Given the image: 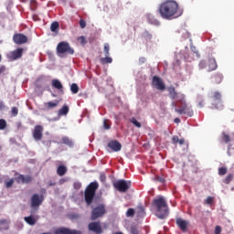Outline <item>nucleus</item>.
Instances as JSON below:
<instances>
[{
	"mask_svg": "<svg viewBox=\"0 0 234 234\" xmlns=\"http://www.w3.org/2000/svg\"><path fill=\"white\" fill-rule=\"evenodd\" d=\"M59 105V101L55 100L53 101H48L44 103L46 111H50V109H56Z\"/></svg>",
	"mask_w": 234,
	"mask_h": 234,
	"instance_id": "6ab92c4d",
	"label": "nucleus"
},
{
	"mask_svg": "<svg viewBox=\"0 0 234 234\" xmlns=\"http://www.w3.org/2000/svg\"><path fill=\"white\" fill-rule=\"evenodd\" d=\"M54 234H83L80 230L70 229L66 227L56 229Z\"/></svg>",
	"mask_w": 234,
	"mask_h": 234,
	"instance_id": "f8f14e48",
	"label": "nucleus"
},
{
	"mask_svg": "<svg viewBox=\"0 0 234 234\" xmlns=\"http://www.w3.org/2000/svg\"><path fill=\"white\" fill-rule=\"evenodd\" d=\"M16 182L17 184H30V182H32V176H23V175H19L16 177Z\"/></svg>",
	"mask_w": 234,
	"mask_h": 234,
	"instance_id": "a211bd4d",
	"label": "nucleus"
},
{
	"mask_svg": "<svg viewBox=\"0 0 234 234\" xmlns=\"http://www.w3.org/2000/svg\"><path fill=\"white\" fill-rule=\"evenodd\" d=\"M88 229L89 231H93V233L96 234L103 233V229H101V225L100 224V222H90L88 225Z\"/></svg>",
	"mask_w": 234,
	"mask_h": 234,
	"instance_id": "ddd939ff",
	"label": "nucleus"
},
{
	"mask_svg": "<svg viewBox=\"0 0 234 234\" xmlns=\"http://www.w3.org/2000/svg\"><path fill=\"white\" fill-rule=\"evenodd\" d=\"M152 85L157 90H165V83L158 76H154L152 79Z\"/></svg>",
	"mask_w": 234,
	"mask_h": 234,
	"instance_id": "9d476101",
	"label": "nucleus"
},
{
	"mask_svg": "<svg viewBox=\"0 0 234 234\" xmlns=\"http://www.w3.org/2000/svg\"><path fill=\"white\" fill-rule=\"evenodd\" d=\"M24 220L27 224H28V226H36V224L39 220V217L37 215V216L30 215L28 217H25Z\"/></svg>",
	"mask_w": 234,
	"mask_h": 234,
	"instance_id": "2eb2a0df",
	"label": "nucleus"
},
{
	"mask_svg": "<svg viewBox=\"0 0 234 234\" xmlns=\"http://www.w3.org/2000/svg\"><path fill=\"white\" fill-rule=\"evenodd\" d=\"M111 50V47L109 46V44H104V52H105V56H110V51Z\"/></svg>",
	"mask_w": 234,
	"mask_h": 234,
	"instance_id": "c9c22d12",
	"label": "nucleus"
},
{
	"mask_svg": "<svg viewBox=\"0 0 234 234\" xmlns=\"http://www.w3.org/2000/svg\"><path fill=\"white\" fill-rule=\"evenodd\" d=\"M44 200H45V197L43 196L34 194L31 197V207L33 209H37V207H39V206H41L43 204Z\"/></svg>",
	"mask_w": 234,
	"mask_h": 234,
	"instance_id": "1a4fd4ad",
	"label": "nucleus"
},
{
	"mask_svg": "<svg viewBox=\"0 0 234 234\" xmlns=\"http://www.w3.org/2000/svg\"><path fill=\"white\" fill-rule=\"evenodd\" d=\"M5 72V67H0V74H3Z\"/></svg>",
	"mask_w": 234,
	"mask_h": 234,
	"instance_id": "13d9d810",
	"label": "nucleus"
},
{
	"mask_svg": "<svg viewBox=\"0 0 234 234\" xmlns=\"http://www.w3.org/2000/svg\"><path fill=\"white\" fill-rule=\"evenodd\" d=\"M3 59V57L1 56V54H0V61Z\"/></svg>",
	"mask_w": 234,
	"mask_h": 234,
	"instance_id": "0e129e2a",
	"label": "nucleus"
},
{
	"mask_svg": "<svg viewBox=\"0 0 234 234\" xmlns=\"http://www.w3.org/2000/svg\"><path fill=\"white\" fill-rule=\"evenodd\" d=\"M58 54H74V48H70V45L68 42L62 41L59 42L57 46Z\"/></svg>",
	"mask_w": 234,
	"mask_h": 234,
	"instance_id": "0eeeda50",
	"label": "nucleus"
},
{
	"mask_svg": "<svg viewBox=\"0 0 234 234\" xmlns=\"http://www.w3.org/2000/svg\"><path fill=\"white\" fill-rule=\"evenodd\" d=\"M214 100H217L218 101H220L222 100V95L218 91H215L213 94Z\"/></svg>",
	"mask_w": 234,
	"mask_h": 234,
	"instance_id": "7c9ffc66",
	"label": "nucleus"
},
{
	"mask_svg": "<svg viewBox=\"0 0 234 234\" xmlns=\"http://www.w3.org/2000/svg\"><path fill=\"white\" fill-rule=\"evenodd\" d=\"M33 138L34 140H37V142H39L43 139V126L37 125L35 126L34 132H33Z\"/></svg>",
	"mask_w": 234,
	"mask_h": 234,
	"instance_id": "4468645a",
	"label": "nucleus"
},
{
	"mask_svg": "<svg viewBox=\"0 0 234 234\" xmlns=\"http://www.w3.org/2000/svg\"><path fill=\"white\" fill-rule=\"evenodd\" d=\"M70 90L73 94H78L80 92V87L76 83H72L70 86Z\"/></svg>",
	"mask_w": 234,
	"mask_h": 234,
	"instance_id": "cd10ccee",
	"label": "nucleus"
},
{
	"mask_svg": "<svg viewBox=\"0 0 234 234\" xmlns=\"http://www.w3.org/2000/svg\"><path fill=\"white\" fill-rule=\"evenodd\" d=\"M207 68V62L206 60H201L199 62V69L202 70Z\"/></svg>",
	"mask_w": 234,
	"mask_h": 234,
	"instance_id": "f704fd0d",
	"label": "nucleus"
},
{
	"mask_svg": "<svg viewBox=\"0 0 234 234\" xmlns=\"http://www.w3.org/2000/svg\"><path fill=\"white\" fill-rule=\"evenodd\" d=\"M174 122H175V123H180V118H176V119L174 120Z\"/></svg>",
	"mask_w": 234,
	"mask_h": 234,
	"instance_id": "bf43d9fd",
	"label": "nucleus"
},
{
	"mask_svg": "<svg viewBox=\"0 0 234 234\" xmlns=\"http://www.w3.org/2000/svg\"><path fill=\"white\" fill-rule=\"evenodd\" d=\"M158 12L163 19H175L180 17L178 3L175 0H168L159 5Z\"/></svg>",
	"mask_w": 234,
	"mask_h": 234,
	"instance_id": "f03ea898",
	"label": "nucleus"
},
{
	"mask_svg": "<svg viewBox=\"0 0 234 234\" xmlns=\"http://www.w3.org/2000/svg\"><path fill=\"white\" fill-rule=\"evenodd\" d=\"M226 173H228V168H226V167L218 168V175L224 176V175H226Z\"/></svg>",
	"mask_w": 234,
	"mask_h": 234,
	"instance_id": "ea45409f",
	"label": "nucleus"
},
{
	"mask_svg": "<svg viewBox=\"0 0 234 234\" xmlns=\"http://www.w3.org/2000/svg\"><path fill=\"white\" fill-rule=\"evenodd\" d=\"M0 224H8V220L6 219H1Z\"/></svg>",
	"mask_w": 234,
	"mask_h": 234,
	"instance_id": "6e6d98bb",
	"label": "nucleus"
},
{
	"mask_svg": "<svg viewBox=\"0 0 234 234\" xmlns=\"http://www.w3.org/2000/svg\"><path fill=\"white\" fill-rule=\"evenodd\" d=\"M179 140L178 136L175 135L172 137V144H178Z\"/></svg>",
	"mask_w": 234,
	"mask_h": 234,
	"instance_id": "de8ad7c7",
	"label": "nucleus"
},
{
	"mask_svg": "<svg viewBox=\"0 0 234 234\" xmlns=\"http://www.w3.org/2000/svg\"><path fill=\"white\" fill-rule=\"evenodd\" d=\"M191 50H192V52H195V54H197V56H198V58H200V54H198V51H197V48L192 47Z\"/></svg>",
	"mask_w": 234,
	"mask_h": 234,
	"instance_id": "603ef678",
	"label": "nucleus"
},
{
	"mask_svg": "<svg viewBox=\"0 0 234 234\" xmlns=\"http://www.w3.org/2000/svg\"><path fill=\"white\" fill-rule=\"evenodd\" d=\"M178 144H179V145H184V144H186V140L185 139H179Z\"/></svg>",
	"mask_w": 234,
	"mask_h": 234,
	"instance_id": "864d4df0",
	"label": "nucleus"
},
{
	"mask_svg": "<svg viewBox=\"0 0 234 234\" xmlns=\"http://www.w3.org/2000/svg\"><path fill=\"white\" fill-rule=\"evenodd\" d=\"M103 127H104V129H106V130L111 129V124H109V120H104V121H103Z\"/></svg>",
	"mask_w": 234,
	"mask_h": 234,
	"instance_id": "79ce46f5",
	"label": "nucleus"
},
{
	"mask_svg": "<svg viewBox=\"0 0 234 234\" xmlns=\"http://www.w3.org/2000/svg\"><path fill=\"white\" fill-rule=\"evenodd\" d=\"M207 66L208 67V72H211L212 70H216L217 69V60L215 58H209L207 62Z\"/></svg>",
	"mask_w": 234,
	"mask_h": 234,
	"instance_id": "412c9836",
	"label": "nucleus"
},
{
	"mask_svg": "<svg viewBox=\"0 0 234 234\" xmlns=\"http://www.w3.org/2000/svg\"><path fill=\"white\" fill-rule=\"evenodd\" d=\"M167 90L171 100H177V102H172L175 112L177 114H186L189 117L193 116V109L186 102V95L176 92V89L173 86L168 87Z\"/></svg>",
	"mask_w": 234,
	"mask_h": 234,
	"instance_id": "f257e3e1",
	"label": "nucleus"
},
{
	"mask_svg": "<svg viewBox=\"0 0 234 234\" xmlns=\"http://www.w3.org/2000/svg\"><path fill=\"white\" fill-rule=\"evenodd\" d=\"M221 140L222 142H225V144H229L231 142V137L229 136V134L222 133Z\"/></svg>",
	"mask_w": 234,
	"mask_h": 234,
	"instance_id": "a878e982",
	"label": "nucleus"
},
{
	"mask_svg": "<svg viewBox=\"0 0 234 234\" xmlns=\"http://www.w3.org/2000/svg\"><path fill=\"white\" fill-rule=\"evenodd\" d=\"M3 109H5V104L0 101V111H3Z\"/></svg>",
	"mask_w": 234,
	"mask_h": 234,
	"instance_id": "4d7b16f0",
	"label": "nucleus"
},
{
	"mask_svg": "<svg viewBox=\"0 0 234 234\" xmlns=\"http://www.w3.org/2000/svg\"><path fill=\"white\" fill-rule=\"evenodd\" d=\"M131 123H133V125H134V127H137V129H140L142 127V123L140 122H138V120H136V118L133 117L130 120Z\"/></svg>",
	"mask_w": 234,
	"mask_h": 234,
	"instance_id": "c85d7f7f",
	"label": "nucleus"
},
{
	"mask_svg": "<svg viewBox=\"0 0 234 234\" xmlns=\"http://www.w3.org/2000/svg\"><path fill=\"white\" fill-rule=\"evenodd\" d=\"M51 85L54 87V89H57V90H59L63 94V84H61V81L58 79H53L51 80Z\"/></svg>",
	"mask_w": 234,
	"mask_h": 234,
	"instance_id": "aec40b11",
	"label": "nucleus"
},
{
	"mask_svg": "<svg viewBox=\"0 0 234 234\" xmlns=\"http://www.w3.org/2000/svg\"><path fill=\"white\" fill-rule=\"evenodd\" d=\"M156 180H157V182H161V184H164V178L157 176Z\"/></svg>",
	"mask_w": 234,
	"mask_h": 234,
	"instance_id": "5fc2aeb1",
	"label": "nucleus"
},
{
	"mask_svg": "<svg viewBox=\"0 0 234 234\" xmlns=\"http://www.w3.org/2000/svg\"><path fill=\"white\" fill-rule=\"evenodd\" d=\"M14 178L10 179L9 181L5 182V187H7V189H10V187H12V186H14Z\"/></svg>",
	"mask_w": 234,
	"mask_h": 234,
	"instance_id": "4c0bfd02",
	"label": "nucleus"
},
{
	"mask_svg": "<svg viewBox=\"0 0 234 234\" xmlns=\"http://www.w3.org/2000/svg\"><path fill=\"white\" fill-rule=\"evenodd\" d=\"M176 224L178 226V228L181 229V231H187V221L182 219V218H178L176 219Z\"/></svg>",
	"mask_w": 234,
	"mask_h": 234,
	"instance_id": "f3484780",
	"label": "nucleus"
},
{
	"mask_svg": "<svg viewBox=\"0 0 234 234\" xmlns=\"http://www.w3.org/2000/svg\"><path fill=\"white\" fill-rule=\"evenodd\" d=\"M58 28H59V23L58 22H53L50 26L51 32H57Z\"/></svg>",
	"mask_w": 234,
	"mask_h": 234,
	"instance_id": "c756f323",
	"label": "nucleus"
},
{
	"mask_svg": "<svg viewBox=\"0 0 234 234\" xmlns=\"http://www.w3.org/2000/svg\"><path fill=\"white\" fill-rule=\"evenodd\" d=\"M113 187L120 193H127L129 188L131 187V182L126 181L125 179H120L118 181L113 182Z\"/></svg>",
	"mask_w": 234,
	"mask_h": 234,
	"instance_id": "39448f33",
	"label": "nucleus"
},
{
	"mask_svg": "<svg viewBox=\"0 0 234 234\" xmlns=\"http://www.w3.org/2000/svg\"><path fill=\"white\" fill-rule=\"evenodd\" d=\"M100 180L101 182H105L107 180V176H105V174H101L100 175Z\"/></svg>",
	"mask_w": 234,
	"mask_h": 234,
	"instance_id": "8fccbe9b",
	"label": "nucleus"
},
{
	"mask_svg": "<svg viewBox=\"0 0 234 234\" xmlns=\"http://www.w3.org/2000/svg\"><path fill=\"white\" fill-rule=\"evenodd\" d=\"M78 41H80V45H85L87 41L85 40V37L81 36L78 38Z\"/></svg>",
	"mask_w": 234,
	"mask_h": 234,
	"instance_id": "37998d69",
	"label": "nucleus"
},
{
	"mask_svg": "<svg viewBox=\"0 0 234 234\" xmlns=\"http://www.w3.org/2000/svg\"><path fill=\"white\" fill-rule=\"evenodd\" d=\"M231 180H233V175L229 174V176H227V177L224 180L225 184H230Z\"/></svg>",
	"mask_w": 234,
	"mask_h": 234,
	"instance_id": "e433bc0d",
	"label": "nucleus"
},
{
	"mask_svg": "<svg viewBox=\"0 0 234 234\" xmlns=\"http://www.w3.org/2000/svg\"><path fill=\"white\" fill-rule=\"evenodd\" d=\"M153 206L155 208V216L161 220L167 218L169 217V205H167V200L164 196H157L153 200Z\"/></svg>",
	"mask_w": 234,
	"mask_h": 234,
	"instance_id": "7ed1b4c3",
	"label": "nucleus"
},
{
	"mask_svg": "<svg viewBox=\"0 0 234 234\" xmlns=\"http://www.w3.org/2000/svg\"><path fill=\"white\" fill-rule=\"evenodd\" d=\"M199 106L200 107H204V103L203 102H199Z\"/></svg>",
	"mask_w": 234,
	"mask_h": 234,
	"instance_id": "e2e57ef3",
	"label": "nucleus"
},
{
	"mask_svg": "<svg viewBox=\"0 0 234 234\" xmlns=\"http://www.w3.org/2000/svg\"><path fill=\"white\" fill-rule=\"evenodd\" d=\"M108 147L113 151V153H118V151H122V144L118 141H111L108 143Z\"/></svg>",
	"mask_w": 234,
	"mask_h": 234,
	"instance_id": "dca6fc26",
	"label": "nucleus"
},
{
	"mask_svg": "<svg viewBox=\"0 0 234 234\" xmlns=\"http://www.w3.org/2000/svg\"><path fill=\"white\" fill-rule=\"evenodd\" d=\"M144 37L146 41H151V39H153V35L146 31L144 33Z\"/></svg>",
	"mask_w": 234,
	"mask_h": 234,
	"instance_id": "72a5a7b5",
	"label": "nucleus"
},
{
	"mask_svg": "<svg viewBox=\"0 0 234 234\" xmlns=\"http://www.w3.org/2000/svg\"><path fill=\"white\" fill-rule=\"evenodd\" d=\"M6 129V121L0 119V131Z\"/></svg>",
	"mask_w": 234,
	"mask_h": 234,
	"instance_id": "473e14b6",
	"label": "nucleus"
},
{
	"mask_svg": "<svg viewBox=\"0 0 234 234\" xmlns=\"http://www.w3.org/2000/svg\"><path fill=\"white\" fill-rule=\"evenodd\" d=\"M134 208H129L126 212V217H134Z\"/></svg>",
	"mask_w": 234,
	"mask_h": 234,
	"instance_id": "58836bf2",
	"label": "nucleus"
},
{
	"mask_svg": "<svg viewBox=\"0 0 234 234\" xmlns=\"http://www.w3.org/2000/svg\"><path fill=\"white\" fill-rule=\"evenodd\" d=\"M222 233V228L220 226H216L215 228V234Z\"/></svg>",
	"mask_w": 234,
	"mask_h": 234,
	"instance_id": "a18cd8bd",
	"label": "nucleus"
},
{
	"mask_svg": "<svg viewBox=\"0 0 234 234\" xmlns=\"http://www.w3.org/2000/svg\"><path fill=\"white\" fill-rule=\"evenodd\" d=\"M23 52H25V49L22 48H18L7 54V58L10 61H16L17 59H21L23 58Z\"/></svg>",
	"mask_w": 234,
	"mask_h": 234,
	"instance_id": "6e6552de",
	"label": "nucleus"
},
{
	"mask_svg": "<svg viewBox=\"0 0 234 234\" xmlns=\"http://www.w3.org/2000/svg\"><path fill=\"white\" fill-rule=\"evenodd\" d=\"M222 74L220 73H215L212 76V81L213 83H216L217 85H218V83H222Z\"/></svg>",
	"mask_w": 234,
	"mask_h": 234,
	"instance_id": "4be33fe9",
	"label": "nucleus"
},
{
	"mask_svg": "<svg viewBox=\"0 0 234 234\" xmlns=\"http://www.w3.org/2000/svg\"><path fill=\"white\" fill-rule=\"evenodd\" d=\"M69 114V106L64 105L62 108L58 111V116H67Z\"/></svg>",
	"mask_w": 234,
	"mask_h": 234,
	"instance_id": "b1692460",
	"label": "nucleus"
},
{
	"mask_svg": "<svg viewBox=\"0 0 234 234\" xmlns=\"http://www.w3.org/2000/svg\"><path fill=\"white\" fill-rule=\"evenodd\" d=\"M48 186H49V187H52L53 186H56V183L49 182Z\"/></svg>",
	"mask_w": 234,
	"mask_h": 234,
	"instance_id": "680f3d73",
	"label": "nucleus"
},
{
	"mask_svg": "<svg viewBox=\"0 0 234 234\" xmlns=\"http://www.w3.org/2000/svg\"><path fill=\"white\" fill-rule=\"evenodd\" d=\"M67 174V166L61 165L58 167L57 169V175H58V176H64V175Z\"/></svg>",
	"mask_w": 234,
	"mask_h": 234,
	"instance_id": "5701e85b",
	"label": "nucleus"
},
{
	"mask_svg": "<svg viewBox=\"0 0 234 234\" xmlns=\"http://www.w3.org/2000/svg\"><path fill=\"white\" fill-rule=\"evenodd\" d=\"M74 189H81V183L80 182H75L73 184Z\"/></svg>",
	"mask_w": 234,
	"mask_h": 234,
	"instance_id": "49530a36",
	"label": "nucleus"
},
{
	"mask_svg": "<svg viewBox=\"0 0 234 234\" xmlns=\"http://www.w3.org/2000/svg\"><path fill=\"white\" fill-rule=\"evenodd\" d=\"M62 144H64V145H68L69 147H72V145H74L72 140L67 136L62 137Z\"/></svg>",
	"mask_w": 234,
	"mask_h": 234,
	"instance_id": "393cba45",
	"label": "nucleus"
},
{
	"mask_svg": "<svg viewBox=\"0 0 234 234\" xmlns=\"http://www.w3.org/2000/svg\"><path fill=\"white\" fill-rule=\"evenodd\" d=\"M131 233L132 234H140V232L138 231V229L136 228H132L131 229Z\"/></svg>",
	"mask_w": 234,
	"mask_h": 234,
	"instance_id": "3c124183",
	"label": "nucleus"
},
{
	"mask_svg": "<svg viewBox=\"0 0 234 234\" xmlns=\"http://www.w3.org/2000/svg\"><path fill=\"white\" fill-rule=\"evenodd\" d=\"M80 28H85V27H87V22H85V20H83V19H80Z\"/></svg>",
	"mask_w": 234,
	"mask_h": 234,
	"instance_id": "c03bdc74",
	"label": "nucleus"
},
{
	"mask_svg": "<svg viewBox=\"0 0 234 234\" xmlns=\"http://www.w3.org/2000/svg\"><path fill=\"white\" fill-rule=\"evenodd\" d=\"M100 187L98 182H91L85 189L84 198L87 206H90L94 200V197H96V191Z\"/></svg>",
	"mask_w": 234,
	"mask_h": 234,
	"instance_id": "20e7f679",
	"label": "nucleus"
},
{
	"mask_svg": "<svg viewBox=\"0 0 234 234\" xmlns=\"http://www.w3.org/2000/svg\"><path fill=\"white\" fill-rule=\"evenodd\" d=\"M13 41L16 45H25L28 42V37L21 33H16L13 36Z\"/></svg>",
	"mask_w": 234,
	"mask_h": 234,
	"instance_id": "9b49d317",
	"label": "nucleus"
},
{
	"mask_svg": "<svg viewBox=\"0 0 234 234\" xmlns=\"http://www.w3.org/2000/svg\"><path fill=\"white\" fill-rule=\"evenodd\" d=\"M80 218V216L78 215V214H74V215H72V217H71V218Z\"/></svg>",
	"mask_w": 234,
	"mask_h": 234,
	"instance_id": "052dcab7",
	"label": "nucleus"
},
{
	"mask_svg": "<svg viewBox=\"0 0 234 234\" xmlns=\"http://www.w3.org/2000/svg\"><path fill=\"white\" fill-rule=\"evenodd\" d=\"M18 113H19V110H18L17 108L13 107V108L11 109V114H12V116H17Z\"/></svg>",
	"mask_w": 234,
	"mask_h": 234,
	"instance_id": "a19ab883",
	"label": "nucleus"
},
{
	"mask_svg": "<svg viewBox=\"0 0 234 234\" xmlns=\"http://www.w3.org/2000/svg\"><path fill=\"white\" fill-rule=\"evenodd\" d=\"M213 202H215V197H207V200H205V204H207V206H211Z\"/></svg>",
	"mask_w": 234,
	"mask_h": 234,
	"instance_id": "2f4dec72",
	"label": "nucleus"
},
{
	"mask_svg": "<svg viewBox=\"0 0 234 234\" xmlns=\"http://www.w3.org/2000/svg\"><path fill=\"white\" fill-rule=\"evenodd\" d=\"M101 63L102 65H107L109 63H112V58L106 56L105 58H101Z\"/></svg>",
	"mask_w": 234,
	"mask_h": 234,
	"instance_id": "bb28decb",
	"label": "nucleus"
},
{
	"mask_svg": "<svg viewBox=\"0 0 234 234\" xmlns=\"http://www.w3.org/2000/svg\"><path fill=\"white\" fill-rule=\"evenodd\" d=\"M105 213H107V210H105V206L101 204L92 209L90 220H98V218H101Z\"/></svg>",
	"mask_w": 234,
	"mask_h": 234,
	"instance_id": "423d86ee",
	"label": "nucleus"
},
{
	"mask_svg": "<svg viewBox=\"0 0 234 234\" xmlns=\"http://www.w3.org/2000/svg\"><path fill=\"white\" fill-rule=\"evenodd\" d=\"M145 61H147V58H145V57H141L139 58V65H144V63H145Z\"/></svg>",
	"mask_w": 234,
	"mask_h": 234,
	"instance_id": "09e8293b",
	"label": "nucleus"
}]
</instances>
